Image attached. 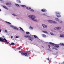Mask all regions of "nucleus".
Returning a JSON list of instances; mask_svg holds the SVG:
<instances>
[{
    "instance_id": "obj_1",
    "label": "nucleus",
    "mask_w": 64,
    "mask_h": 64,
    "mask_svg": "<svg viewBox=\"0 0 64 64\" xmlns=\"http://www.w3.org/2000/svg\"><path fill=\"white\" fill-rule=\"evenodd\" d=\"M0 41L6 43H7L8 44L10 45V44H9V42H7V40H6V39L5 38H0Z\"/></svg>"
},
{
    "instance_id": "obj_2",
    "label": "nucleus",
    "mask_w": 64,
    "mask_h": 64,
    "mask_svg": "<svg viewBox=\"0 0 64 64\" xmlns=\"http://www.w3.org/2000/svg\"><path fill=\"white\" fill-rule=\"evenodd\" d=\"M28 17L29 18H31L33 21H34L37 22L38 21V20L36 19H35L36 17L35 16H29Z\"/></svg>"
},
{
    "instance_id": "obj_3",
    "label": "nucleus",
    "mask_w": 64,
    "mask_h": 64,
    "mask_svg": "<svg viewBox=\"0 0 64 64\" xmlns=\"http://www.w3.org/2000/svg\"><path fill=\"white\" fill-rule=\"evenodd\" d=\"M21 54L22 55H23L24 56H26V57H28V55H29V54L28 53V52H23L21 53Z\"/></svg>"
},
{
    "instance_id": "obj_4",
    "label": "nucleus",
    "mask_w": 64,
    "mask_h": 64,
    "mask_svg": "<svg viewBox=\"0 0 64 64\" xmlns=\"http://www.w3.org/2000/svg\"><path fill=\"white\" fill-rule=\"evenodd\" d=\"M56 14V15L57 17H61V15H60V12H55Z\"/></svg>"
},
{
    "instance_id": "obj_5",
    "label": "nucleus",
    "mask_w": 64,
    "mask_h": 64,
    "mask_svg": "<svg viewBox=\"0 0 64 64\" xmlns=\"http://www.w3.org/2000/svg\"><path fill=\"white\" fill-rule=\"evenodd\" d=\"M10 27H12V28H13V29H15L16 30H18V28H16L15 26H13L10 25Z\"/></svg>"
},
{
    "instance_id": "obj_6",
    "label": "nucleus",
    "mask_w": 64,
    "mask_h": 64,
    "mask_svg": "<svg viewBox=\"0 0 64 64\" xmlns=\"http://www.w3.org/2000/svg\"><path fill=\"white\" fill-rule=\"evenodd\" d=\"M48 22L49 23H57L56 22L52 20H49L48 21Z\"/></svg>"
},
{
    "instance_id": "obj_7",
    "label": "nucleus",
    "mask_w": 64,
    "mask_h": 64,
    "mask_svg": "<svg viewBox=\"0 0 64 64\" xmlns=\"http://www.w3.org/2000/svg\"><path fill=\"white\" fill-rule=\"evenodd\" d=\"M50 44H51L53 46H54V47H56V45H57L56 44H55L54 43H53L51 42H50Z\"/></svg>"
},
{
    "instance_id": "obj_8",
    "label": "nucleus",
    "mask_w": 64,
    "mask_h": 64,
    "mask_svg": "<svg viewBox=\"0 0 64 64\" xmlns=\"http://www.w3.org/2000/svg\"><path fill=\"white\" fill-rule=\"evenodd\" d=\"M6 4L7 5H8V7H10V6H11V4L10 3L7 2L6 3Z\"/></svg>"
},
{
    "instance_id": "obj_9",
    "label": "nucleus",
    "mask_w": 64,
    "mask_h": 64,
    "mask_svg": "<svg viewBox=\"0 0 64 64\" xmlns=\"http://www.w3.org/2000/svg\"><path fill=\"white\" fill-rule=\"evenodd\" d=\"M42 26H43V27L44 28H47V26L44 24H42Z\"/></svg>"
},
{
    "instance_id": "obj_10",
    "label": "nucleus",
    "mask_w": 64,
    "mask_h": 64,
    "mask_svg": "<svg viewBox=\"0 0 64 64\" xmlns=\"http://www.w3.org/2000/svg\"><path fill=\"white\" fill-rule=\"evenodd\" d=\"M28 38V40H31V41H33V40H34V38H31V37L30 36V38Z\"/></svg>"
},
{
    "instance_id": "obj_11",
    "label": "nucleus",
    "mask_w": 64,
    "mask_h": 64,
    "mask_svg": "<svg viewBox=\"0 0 64 64\" xmlns=\"http://www.w3.org/2000/svg\"><path fill=\"white\" fill-rule=\"evenodd\" d=\"M41 10L42 11V12H45L46 11V10L45 9H42Z\"/></svg>"
},
{
    "instance_id": "obj_12",
    "label": "nucleus",
    "mask_w": 64,
    "mask_h": 64,
    "mask_svg": "<svg viewBox=\"0 0 64 64\" xmlns=\"http://www.w3.org/2000/svg\"><path fill=\"white\" fill-rule=\"evenodd\" d=\"M55 29H61V28H60V27H57L56 28H55Z\"/></svg>"
},
{
    "instance_id": "obj_13",
    "label": "nucleus",
    "mask_w": 64,
    "mask_h": 64,
    "mask_svg": "<svg viewBox=\"0 0 64 64\" xmlns=\"http://www.w3.org/2000/svg\"><path fill=\"white\" fill-rule=\"evenodd\" d=\"M16 2L18 3H21V1L20 0H16Z\"/></svg>"
},
{
    "instance_id": "obj_14",
    "label": "nucleus",
    "mask_w": 64,
    "mask_h": 64,
    "mask_svg": "<svg viewBox=\"0 0 64 64\" xmlns=\"http://www.w3.org/2000/svg\"><path fill=\"white\" fill-rule=\"evenodd\" d=\"M26 38H27V37H28V38H30V36H24Z\"/></svg>"
},
{
    "instance_id": "obj_15",
    "label": "nucleus",
    "mask_w": 64,
    "mask_h": 64,
    "mask_svg": "<svg viewBox=\"0 0 64 64\" xmlns=\"http://www.w3.org/2000/svg\"><path fill=\"white\" fill-rule=\"evenodd\" d=\"M22 7H26V6L25 5H20Z\"/></svg>"
},
{
    "instance_id": "obj_16",
    "label": "nucleus",
    "mask_w": 64,
    "mask_h": 64,
    "mask_svg": "<svg viewBox=\"0 0 64 64\" xmlns=\"http://www.w3.org/2000/svg\"><path fill=\"white\" fill-rule=\"evenodd\" d=\"M26 8L28 10H29V9H31V8H30V7L28 8V7H26Z\"/></svg>"
},
{
    "instance_id": "obj_17",
    "label": "nucleus",
    "mask_w": 64,
    "mask_h": 64,
    "mask_svg": "<svg viewBox=\"0 0 64 64\" xmlns=\"http://www.w3.org/2000/svg\"><path fill=\"white\" fill-rule=\"evenodd\" d=\"M3 7L4 8H5V9H6L7 10H8V8L6 7V6H3Z\"/></svg>"
},
{
    "instance_id": "obj_18",
    "label": "nucleus",
    "mask_w": 64,
    "mask_h": 64,
    "mask_svg": "<svg viewBox=\"0 0 64 64\" xmlns=\"http://www.w3.org/2000/svg\"><path fill=\"white\" fill-rule=\"evenodd\" d=\"M42 35L43 37H46V36L44 34H42Z\"/></svg>"
},
{
    "instance_id": "obj_19",
    "label": "nucleus",
    "mask_w": 64,
    "mask_h": 64,
    "mask_svg": "<svg viewBox=\"0 0 64 64\" xmlns=\"http://www.w3.org/2000/svg\"><path fill=\"white\" fill-rule=\"evenodd\" d=\"M55 19L58 21H59V20H58V19L57 18H55Z\"/></svg>"
},
{
    "instance_id": "obj_20",
    "label": "nucleus",
    "mask_w": 64,
    "mask_h": 64,
    "mask_svg": "<svg viewBox=\"0 0 64 64\" xmlns=\"http://www.w3.org/2000/svg\"><path fill=\"white\" fill-rule=\"evenodd\" d=\"M64 36V34H62V35L61 34L60 35V37H62Z\"/></svg>"
},
{
    "instance_id": "obj_21",
    "label": "nucleus",
    "mask_w": 64,
    "mask_h": 64,
    "mask_svg": "<svg viewBox=\"0 0 64 64\" xmlns=\"http://www.w3.org/2000/svg\"><path fill=\"white\" fill-rule=\"evenodd\" d=\"M20 30H22V31H24V30H23V28H22L20 27Z\"/></svg>"
},
{
    "instance_id": "obj_22",
    "label": "nucleus",
    "mask_w": 64,
    "mask_h": 64,
    "mask_svg": "<svg viewBox=\"0 0 64 64\" xmlns=\"http://www.w3.org/2000/svg\"><path fill=\"white\" fill-rule=\"evenodd\" d=\"M60 45H62L63 46H64V44L63 43H60Z\"/></svg>"
},
{
    "instance_id": "obj_23",
    "label": "nucleus",
    "mask_w": 64,
    "mask_h": 64,
    "mask_svg": "<svg viewBox=\"0 0 64 64\" xmlns=\"http://www.w3.org/2000/svg\"><path fill=\"white\" fill-rule=\"evenodd\" d=\"M30 29H32V30L33 29V28H32V26H30V27H29Z\"/></svg>"
},
{
    "instance_id": "obj_24",
    "label": "nucleus",
    "mask_w": 64,
    "mask_h": 64,
    "mask_svg": "<svg viewBox=\"0 0 64 64\" xmlns=\"http://www.w3.org/2000/svg\"><path fill=\"white\" fill-rule=\"evenodd\" d=\"M34 38H38V37L37 36H36L35 35H34Z\"/></svg>"
},
{
    "instance_id": "obj_25",
    "label": "nucleus",
    "mask_w": 64,
    "mask_h": 64,
    "mask_svg": "<svg viewBox=\"0 0 64 64\" xmlns=\"http://www.w3.org/2000/svg\"><path fill=\"white\" fill-rule=\"evenodd\" d=\"M30 11H32V12H34V10H32V9H30Z\"/></svg>"
},
{
    "instance_id": "obj_26",
    "label": "nucleus",
    "mask_w": 64,
    "mask_h": 64,
    "mask_svg": "<svg viewBox=\"0 0 64 64\" xmlns=\"http://www.w3.org/2000/svg\"><path fill=\"white\" fill-rule=\"evenodd\" d=\"M43 32L44 33H47V32H46V31H44L42 32Z\"/></svg>"
},
{
    "instance_id": "obj_27",
    "label": "nucleus",
    "mask_w": 64,
    "mask_h": 64,
    "mask_svg": "<svg viewBox=\"0 0 64 64\" xmlns=\"http://www.w3.org/2000/svg\"><path fill=\"white\" fill-rule=\"evenodd\" d=\"M6 23H8V24H11V23H10L9 22H6Z\"/></svg>"
},
{
    "instance_id": "obj_28",
    "label": "nucleus",
    "mask_w": 64,
    "mask_h": 64,
    "mask_svg": "<svg viewBox=\"0 0 64 64\" xmlns=\"http://www.w3.org/2000/svg\"><path fill=\"white\" fill-rule=\"evenodd\" d=\"M14 42H12L11 43V44H10V45H14Z\"/></svg>"
},
{
    "instance_id": "obj_29",
    "label": "nucleus",
    "mask_w": 64,
    "mask_h": 64,
    "mask_svg": "<svg viewBox=\"0 0 64 64\" xmlns=\"http://www.w3.org/2000/svg\"><path fill=\"white\" fill-rule=\"evenodd\" d=\"M16 6H19V7H20V6H19V5L18 4H16Z\"/></svg>"
},
{
    "instance_id": "obj_30",
    "label": "nucleus",
    "mask_w": 64,
    "mask_h": 64,
    "mask_svg": "<svg viewBox=\"0 0 64 64\" xmlns=\"http://www.w3.org/2000/svg\"><path fill=\"white\" fill-rule=\"evenodd\" d=\"M26 33L27 34H30V32H26Z\"/></svg>"
},
{
    "instance_id": "obj_31",
    "label": "nucleus",
    "mask_w": 64,
    "mask_h": 64,
    "mask_svg": "<svg viewBox=\"0 0 64 64\" xmlns=\"http://www.w3.org/2000/svg\"><path fill=\"white\" fill-rule=\"evenodd\" d=\"M50 33L51 35H54V34L52 32H50Z\"/></svg>"
},
{
    "instance_id": "obj_32",
    "label": "nucleus",
    "mask_w": 64,
    "mask_h": 64,
    "mask_svg": "<svg viewBox=\"0 0 64 64\" xmlns=\"http://www.w3.org/2000/svg\"><path fill=\"white\" fill-rule=\"evenodd\" d=\"M56 48H58V47H59V46H57V45L56 46Z\"/></svg>"
},
{
    "instance_id": "obj_33",
    "label": "nucleus",
    "mask_w": 64,
    "mask_h": 64,
    "mask_svg": "<svg viewBox=\"0 0 64 64\" xmlns=\"http://www.w3.org/2000/svg\"><path fill=\"white\" fill-rule=\"evenodd\" d=\"M12 15H14V16H17L16 15L14 14H12Z\"/></svg>"
},
{
    "instance_id": "obj_34",
    "label": "nucleus",
    "mask_w": 64,
    "mask_h": 64,
    "mask_svg": "<svg viewBox=\"0 0 64 64\" xmlns=\"http://www.w3.org/2000/svg\"><path fill=\"white\" fill-rule=\"evenodd\" d=\"M48 47L49 48H50V44L48 45Z\"/></svg>"
},
{
    "instance_id": "obj_35",
    "label": "nucleus",
    "mask_w": 64,
    "mask_h": 64,
    "mask_svg": "<svg viewBox=\"0 0 64 64\" xmlns=\"http://www.w3.org/2000/svg\"><path fill=\"white\" fill-rule=\"evenodd\" d=\"M47 60H48V61H51V60H49V58H48Z\"/></svg>"
},
{
    "instance_id": "obj_36",
    "label": "nucleus",
    "mask_w": 64,
    "mask_h": 64,
    "mask_svg": "<svg viewBox=\"0 0 64 64\" xmlns=\"http://www.w3.org/2000/svg\"><path fill=\"white\" fill-rule=\"evenodd\" d=\"M5 32H6H6H7V30H5Z\"/></svg>"
},
{
    "instance_id": "obj_37",
    "label": "nucleus",
    "mask_w": 64,
    "mask_h": 64,
    "mask_svg": "<svg viewBox=\"0 0 64 64\" xmlns=\"http://www.w3.org/2000/svg\"><path fill=\"white\" fill-rule=\"evenodd\" d=\"M55 48V49H56V50H58V49L57 48Z\"/></svg>"
},
{
    "instance_id": "obj_38",
    "label": "nucleus",
    "mask_w": 64,
    "mask_h": 64,
    "mask_svg": "<svg viewBox=\"0 0 64 64\" xmlns=\"http://www.w3.org/2000/svg\"><path fill=\"white\" fill-rule=\"evenodd\" d=\"M16 38H19V37H18V36H16Z\"/></svg>"
},
{
    "instance_id": "obj_39",
    "label": "nucleus",
    "mask_w": 64,
    "mask_h": 64,
    "mask_svg": "<svg viewBox=\"0 0 64 64\" xmlns=\"http://www.w3.org/2000/svg\"><path fill=\"white\" fill-rule=\"evenodd\" d=\"M1 30H2L1 29H0V32H1Z\"/></svg>"
},
{
    "instance_id": "obj_40",
    "label": "nucleus",
    "mask_w": 64,
    "mask_h": 64,
    "mask_svg": "<svg viewBox=\"0 0 64 64\" xmlns=\"http://www.w3.org/2000/svg\"><path fill=\"white\" fill-rule=\"evenodd\" d=\"M60 23H62V22L61 21H60Z\"/></svg>"
},
{
    "instance_id": "obj_41",
    "label": "nucleus",
    "mask_w": 64,
    "mask_h": 64,
    "mask_svg": "<svg viewBox=\"0 0 64 64\" xmlns=\"http://www.w3.org/2000/svg\"><path fill=\"white\" fill-rule=\"evenodd\" d=\"M2 37H3V38H5V36H3Z\"/></svg>"
},
{
    "instance_id": "obj_42",
    "label": "nucleus",
    "mask_w": 64,
    "mask_h": 64,
    "mask_svg": "<svg viewBox=\"0 0 64 64\" xmlns=\"http://www.w3.org/2000/svg\"><path fill=\"white\" fill-rule=\"evenodd\" d=\"M52 49H55V48H52Z\"/></svg>"
},
{
    "instance_id": "obj_43",
    "label": "nucleus",
    "mask_w": 64,
    "mask_h": 64,
    "mask_svg": "<svg viewBox=\"0 0 64 64\" xmlns=\"http://www.w3.org/2000/svg\"><path fill=\"white\" fill-rule=\"evenodd\" d=\"M11 38H13V36H11Z\"/></svg>"
},
{
    "instance_id": "obj_44",
    "label": "nucleus",
    "mask_w": 64,
    "mask_h": 64,
    "mask_svg": "<svg viewBox=\"0 0 64 64\" xmlns=\"http://www.w3.org/2000/svg\"><path fill=\"white\" fill-rule=\"evenodd\" d=\"M48 50H50V49H49L48 48Z\"/></svg>"
},
{
    "instance_id": "obj_45",
    "label": "nucleus",
    "mask_w": 64,
    "mask_h": 64,
    "mask_svg": "<svg viewBox=\"0 0 64 64\" xmlns=\"http://www.w3.org/2000/svg\"><path fill=\"white\" fill-rule=\"evenodd\" d=\"M0 0V1H2V0Z\"/></svg>"
},
{
    "instance_id": "obj_46",
    "label": "nucleus",
    "mask_w": 64,
    "mask_h": 64,
    "mask_svg": "<svg viewBox=\"0 0 64 64\" xmlns=\"http://www.w3.org/2000/svg\"><path fill=\"white\" fill-rule=\"evenodd\" d=\"M19 52H20V53H21V51H19Z\"/></svg>"
},
{
    "instance_id": "obj_47",
    "label": "nucleus",
    "mask_w": 64,
    "mask_h": 64,
    "mask_svg": "<svg viewBox=\"0 0 64 64\" xmlns=\"http://www.w3.org/2000/svg\"><path fill=\"white\" fill-rule=\"evenodd\" d=\"M1 11V9H0V11Z\"/></svg>"
},
{
    "instance_id": "obj_48",
    "label": "nucleus",
    "mask_w": 64,
    "mask_h": 64,
    "mask_svg": "<svg viewBox=\"0 0 64 64\" xmlns=\"http://www.w3.org/2000/svg\"><path fill=\"white\" fill-rule=\"evenodd\" d=\"M62 63H63V64L64 63V62H63Z\"/></svg>"
},
{
    "instance_id": "obj_49",
    "label": "nucleus",
    "mask_w": 64,
    "mask_h": 64,
    "mask_svg": "<svg viewBox=\"0 0 64 64\" xmlns=\"http://www.w3.org/2000/svg\"><path fill=\"white\" fill-rule=\"evenodd\" d=\"M14 48V49H15V48Z\"/></svg>"
},
{
    "instance_id": "obj_50",
    "label": "nucleus",
    "mask_w": 64,
    "mask_h": 64,
    "mask_svg": "<svg viewBox=\"0 0 64 64\" xmlns=\"http://www.w3.org/2000/svg\"><path fill=\"white\" fill-rule=\"evenodd\" d=\"M44 15H46V14H44Z\"/></svg>"
},
{
    "instance_id": "obj_51",
    "label": "nucleus",
    "mask_w": 64,
    "mask_h": 64,
    "mask_svg": "<svg viewBox=\"0 0 64 64\" xmlns=\"http://www.w3.org/2000/svg\"><path fill=\"white\" fill-rule=\"evenodd\" d=\"M43 47V48H44V47Z\"/></svg>"
},
{
    "instance_id": "obj_52",
    "label": "nucleus",
    "mask_w": 64,
    "mask_h": 64,
    "mask_svg": "<svg viewBox=\"0 0 64 64\" xmlns=\"http://www.w3.org/2000/svg\"><path fill=\"white\" fill-rule=\"evenodd\" d=\"M56 63H57V62H56Z\"/></svg>"
}]
</instances>
